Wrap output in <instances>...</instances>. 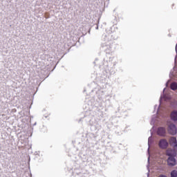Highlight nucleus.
I'll list each match as a JSON object with an SVG mask.
<instances>
[{"mask_svg":"<svg viewBox=\"0 0 177 177\" xmlns=\"http://www.w3.org/2000/svg\"><path fill=\"white\" fill-rule=\"evenodd\" d=\"M170 88L172 91H176L177 90V83L173 82L170 85Z\"/></svg>","mask_w":177,"mask_h":177,"instance_id":"8","label":"nucleus"},{"mask_svg":"<svg viewBox=\"0 0 177 177\" xmlns=\"http://www.w3.org/2000/svg\"><path fill=\"white\" fill-rule=\"evenodd\" d=\"M170 175L171 177H177V170H173Z\"/></svg>","mask_w":177,"mask_h":177,"instance_id":"9","label":"nucleus"},{"mask_svg":"<svg viewBox=\"0 0 177 177\" xmlns=\"http://www.w3.org/2000/svg\"><path fill=\"white\" fill-rule=\"evenodd\" d=\"M158 145L160 149H167V147H168V141L165 139H162L159 141Z\"/></svg>","mask_w":177,"mask_h":177,"instance_id":"4","label":"nucleus"},{"mask_svg":"<svg viewBox=\"0 0 177 177\" xmlns=\"http://www.w3.org/2000/svg\"><path fill=\"white\" fill-rule=\"evenodd\" d=\"M167 132L169 135H171L172 136H175V135H176L177 133L176 126H175V124L173 123L169 124L168 125Z\"/></svg>","mask_w":177,"mask_h":177,"instance_id":"1","label":"nucleus"},{"mask_svg":"<svg viewBox=\"0 0 177 177\" xmlns=\"http://www.w3.org/2000/svg\"><path fill=\"white\" fill-rule=\"evenodd\" d=\"M176 149H168L166 151V156L168 157H176L177 153H176Z\"/></svg>","mask_w":177,"mask_h":177,"instance_id":"3","label":"nucleus"},{"mask_svg":"<svg viewBox=\"0 0 177 177\" xmlns=\"http://www.w3.org/2000/svg\"><path fill=\"white\" fill-rule=\"evenodd\" d=\"M170 146H172L174 149L177 147V140L176 137H171L169 140Z\"/></svg>","mask_w":177,"mask_h":177,"instance_id":"6","label":"nucleus"},{"mask_svg":"<svg viewBox=\"0 0 177 177\" xmlns=\"http://www.w3.org/2000/svg\"><path fill=\"white\" fill-rule=\"evenodd\" d=\"M170 117L173 121H177V111H173L171 113Z\"/></svg>","mask_w":177,"mask_h":177,"instance_id":"7","label":"nucleus"},{"mask_svg":"<svg viewBox=\"0 0 177 177\" xmlns=\"http://www.w3.org/2000/svg\"><path fill=\"white\" fill-rule=\"evenodd\" d=\"M157 134L159 136H165L167 134V130L165 129V127H158L157 130Z\"/></svg>","mask_w":177,"mask_h":177,"instance_id":"5","label":"nucleus"},{"mask_svg":"<svg viewBox=\"0 0 177 177\" xmlns=\"http://www.w3.org/2000/svg\"><path fill=\"white\" fill-rule=\"evenodd\" d=\"M167 163L169 167H175V165H177L176 159L172 156L167 158Z\"/></svg>","mask_w":177,"mask_h":177,"instance_id":"2","label":"nucleus"}]
</instances>
